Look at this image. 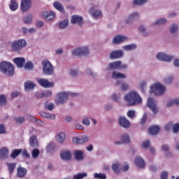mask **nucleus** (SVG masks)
I'll use <instances>...</instances> for the list:
<instances>
[{
	"label": "nucleus",
	"mask_w": 179,
	"mask_h": 179,
	"mask_svg": "<svg viewBox=\"0 0 179 179\" xmlns=\"http://www.w3.org/2000/svg\"><path fill=\"white\" fill-rule=\"evenodd\" d=\"M125 101L127 102V106H136L142 103V98L136 92H130L124 96Z\"/></svg>",
	"instance_id": "obj_1"
},
{
	"label": "nucleus",
	"mask_w": 179,
	"mask_h": 179,
	"mask_svg": "<svg viewBox=\"0 0 179 179\" xmlns=\"http://www.w3.org/2000/svg\"><path fill=\"white\" fill-rule=\"evenodd\" d=\"M0 71L8 76H12L15 73V67L8 62H1L0 63Z\"/></svg>",
	"instance_id": "obj_2"
},
{
	"label": "nucleus",
	"mask_w": 179,
	"mask_h": 179,
	"mask_svg": "<svg viewBox=\"0 0 179 179\" xmlns=\"http://www.w3.org/2000/svg\"><path fill=\"white\" fill-rule=\"evenodd\" d=\"M166 92V87L160 83H157L150 86V93H154L155 96H162Z\"/></svg>",
	"instance_id": "obj_3"
},
{
	"label": "nucleus",
	"mask_w": 179,
	"mask_h": 179,
	"mask_svg": "<svg viewBox=\"0 0 179 179\" xmlns=\"http://www.w3.org/2000/svg\"><path fill=\"white\" fill-rule=\"evenodd\" d=\"M69 96H71V97H75L78 96L77 93L70 92L69 94L66 92H59L57 94V104H64L66 100H68Z\"/></svg>",
	"instance_id": "obj_4"
},
{
	"label": "nucleus",
	"mask_w": 179,
	"mask_h": 179,
	"mask_svg": "<svg viewBox=\"0 0 179 179\" xmlns=\"http://www.w3.org/2000/svg\"><path fill=\"white\" fill-rule=\"evenodd\" d=\"M128 66L126 64H122V61H116L110 62L108 64V71H111V69H127Z\"/></svg>",
	"instance_id": "obj_5"
},
{
	"label": "nucleus",
	"mask_w": 179,
	"mask_h": 179,
	"mask_svg": "<svg viewBox=\"0 0 179 179\" xmlns=\"http://www.w3.org/2000/svg\"><path fill=\"white\" fill-rule=\"evenodd\" d=\"M43 72L45 75H52L54 73V66L51 62L47 60H43L42 62Z\"/></svg>",
	"instance_id": "obj_6"
},
{
	"label": "nucleus",
	"mask_w": 179,
	"mask_h": 179,
	"mask_svg": "<svg viewBox=\"0 0 179 179\" xmlns=\"http://www.w3.org/2000/svg\"><path fill=\"white\" fill-rule=\"evenodd\" d=\"M27 43L24 39H19L14 41L11 45L13 51H20L23 47H26Z\"/></svg>",
	"instance_id": "obj_7"
},
{
	"label": "nucleus",
	"mask_w": 179,
	"mask_h": 179,
	"mask_svg": "<svg viewBox=\"0 0 179 179\" xmlns=\"http://www.w3.org/2000/svg\"><path fill=\"white\" fill-rule=\"evenodd\" d=\"M74 57H80L82 55H89V49L87 47L77 48L73 50L72 52Z\"/></svg>",
	"instance_id": "obj_8"
},
{
	"label": "nucleus",
	"mask_w": 179,
	"mask_h": 179,
	"mask_svg": "<svg viewBox=\"0 0 179 179\" xmlns=\"http://www.w3.org/2000/svg\"><path fill=\"white\" fill-rule=\"evenodd\" d=\"M147 106L149 107L151 111H152L153 114H157V113H159V108H157V102L153 100V98H148Z\"/></svg>",
	"instance_id": "obj_9"
},
{
	"label": "nucleus",
	"mask_w": 179,
	"mask_h": 179,
	"mask_svg": "<svg viewBox=\"0 0 179 179\" xmlns=\"http://www.w3.org/2000/svg\"><path fill=\"white\" fill-rule=\"evenodd\" d=\"M157 59H159V61H165L166 62H170V61H173L174 57L167 55L166 54L163 52H159L157 55Z\"/></svg>",
	"instance_id": "obj_10"
},
{
	"label": "nucleus",
	"mask_w": 179,
	"mask_h": 179,
	"mask_svg": "<svg viewBox=\"0 0 179 179\" xmlns=\"http://www.w3.org/2000/svg\"><path fill=\"white\" fill-rule=\"evenodd\" d=\"M60 157L62 160L68 162L72 159V152L69 150H63L60 152Z\"/></svg>",
	"instance_id": "obj_11"
},
{
	"label": "nucleus",
	"mask_w": 179,
	"mask_h": 179,
	"mask_svg": "<svg viewBox=\"0 0 179 179\" xmlns=\"http://www.w3.org/2000/svg\"><path fill=\"white\" fill-rule=\"evenodd\" d=\"M37 82L42 87H52L54 86V83L49 82L45 78H38Z\"/></svg>",
	"instance_id": "obj_12"
},
{
	"label": "nucleus",
	"mask_w": 179,
	"mask_h": 179,
	"mask_svg": "<svg viewBox=\"0 0 179 179\" xmlns=\"http://www.w3.org/2000/svg\"><path fill=\"white\" fill-rule=\"evenodd\" d=\"M71 22L73 24H76V23H78V26L82 27L83 25V17L82 16L74 15L71 17Z\"/></svg>",
	"instance_id": "obj_13"
},
{
	"label": "nucleus",
	"mask_w": 179,
	"mask_h": 179,
	"mask_svg": "<svg viewBox=\"0 0 179 179\" xmlns=\"http://www.w3.org/2000/svg\"><path fill=\"white\" fill-rule=\"evenodd\" d=\"M31 6V1L30 0H22L21 2V10L22 12H27Z\"/></svg>",
	"instance_id": "obj_14"
},
{
	"label": "nucleus",
	"mask_w": 179,
	"mask_h": 179,
	"mask_svg": "<svg viewBox=\"0 0 179 179\" xmlns=\"http://www.w3.org/2000/svg\"><path fill=\"white\" fill-rule=\"evenodd\" d=\"M118 122L120 127H122L123 128H129V127H131V123L125 118V117L120 116L118 119Z\"/></svg>",
	"instance_id": "obj_15"
},
{
	"label": "nucleus",
	"mask_w": 179,
	"mask_h": 179,
	"mask_svg": "<svg viewBox=\"0 0 179 179\" xmlns=\"http://www.w3.org/2000/svg\"><path fill=\"white\" fill-rule=\"evenodd\" d=\"M42 16L45 17V20L50 22L52 20L54 17H55V13H54L53 11H43Z\"/></svg>",
	"instance_id": "obj_16"
},
{
	"label": "nucleus",
	"mask_w": 179,
	"mask_h": 179,
	"mask_svg": "<svg viewBox=\"0 0 179 179\" xmlns=\"http://www.w3.org/2000/svg\"><path fill=\"white\" fill-rule=\"evenodd\" d=\"M89 141V137L87 136H85L82 137L81 138H79L78 137L73 138V143L75 145H82V143H86Z\"/></svg>",
	"instance_id": "obj_17"
},
{
	"label": "nucleus",
	"mask_w": 179,
	"mask_h": 179,
	"mask_svg": "<svg viewBox=\"0 0 179 179\" xmlns=\"http://www.w3.org/2000/svg\"><path fill=\"white\" fill-rule=\"evenodd\" d=\"M124 55V52L121 50H117L111 52L110 55V59H117V58H121Z\"/></svg>",
	"instance_id": "obj_18"
},
{
	"label": "nucleus",
	"mask_w": 179,
	"mask_h": 179,
	"mask_svg": "<svg viewBox=\"0 0 179 179\" xmlns=\"http://www.w3.org/2000/svg\"><path fill=\"white\" fill-rule=\"evenodd\" d=\"M13 62H15L18 68H23L26 59L24 57H15L13 59Z\"/></svg>",
	"instance_id": "obj_19"
},
{
	"label": "nucleus",
	"mask_w": 179,
	"mask_h": 179,
	"mask_svg": "<svg viewBox=\"0 0 179 179\" xmlns=\"http://www.w3.org/2000/svg\"><path fill=\"white\" fill-rule=\"evenodd\" d=\"M125 40H128V38L125 36H121V35L116 36L113 38V44H120V43H124Z\"/></svg>",
	"instance_id": "obj_20"
},
{
	"label": "nucleus",
	"mask_w": 179,
	"mask_h": 179,
	"mask_svg": "<svg viewBox=\"0 0 179 179\" xmlns=\"http://www.w3.org/2000/svg\"><path fill=\"white\" fill-rule=\"evenodd\" d=\"M134 163L137 167L140 169H145V161L141 157H136L134 159Z\"/></svg>",
	"instance_id": "obj_21"
},
{
	"label": "nucleus",
	"mask_w": 179,
	"mask_h": 179,
	"mask_svg": "<svg viewBox=\"0 0 179 179\" xmlns=\"http://www.w3.org/2000/svg\"><path fill=\"white\" fill-rule=\"evenodd\" d=\"M27 173V169L26 168L20 167L17 171V177L18 178H23V177H26V174Z\"/></svg>",
	"instance_id": "obj_22"
},
{
	"label": "nucleus",
	"mask_w": 179,
	"mask_h": 179,
	"mask_svg": "<svg viewBox=\"0 0 179 179\" xmlns=\"http://www.w3.org/2000/svg\"><path fill=\"white\" fill-rule=\"evenodd\" d=\"M9 155V150L6 147H3L0 150V159H6Z\"/></svg>",
	"instance_id": "obj_23"
},
{
	"label": "nucleus",
	"mask_w": 179,
	"mask_h": 179,
	"mask_svg": "<svg viewBox=\"0 0 179 179\" xmlns=\"http://www.w3.org/2000/svg\"><path fill=\"white\" fill-rule=\"evenodd\" d=\"M122 142L115 141V145H121V143H129L131 139L129 138V136L128 134H124L121 137Z\"/></svg>",
	"instance_id": "obj_24"
},
{
	"label": "nucleus",
	"mask_w": 179,
	"mask_h": 179,
	"mask_svg": "<svg viewBox=\"0 0 179 179\" xmlns=\"http://www.w3.org/2000/svg\"><path fill=\"white\" fill-rule=\"evenodd\" d=\"M53 6L55 9H57V10H59L62 13H65V9L64 8V6L62 3H59V1H55L53 3Z\"/></svg>",
	"instance_id": "obj_25"
},
{
	"label": "nucleus",
	"mask_w": 179,
	"mask_h": 179,
	"mask_svg": "<svg viewBox=\"0 0 179 179\" xmlns=\"http://www.w3.org/2000/svg\"><path fill=\"white\" fill-rule=\"evenodd\" d=\"M39 114L41 117H43V118H47L48 120H55V115H52L44 111H41Z\"/></svg>",
	"instance_id": "obj_26"
},
{
	"label": "nucleus",
	"mask_w": 179,
	"mask_h": 179,
	"mask_svg": "<svg viewBox=\"0 0 179 179\" xmlns=\"http://www.w3.org/2000/svg\"><path fill=\"white\" fill-rule=\"evenodd\" d=\"M113 79H125L127 76L122 73H119L117 71H113L112 74Z\"/></svg>",
	"instance_id": "obj_27"
},
{
	"label": "nucleus",
	"mask_w": 179,
	"mask_h": 179,
	"mask_svg": "<svg viewBox=\"0 0 179 179\" xmlns=\"http://www.w3.org/2000/svg\"><path fill=\"white\" fill-rule=\"evenodd\" d=\"M65 139H66V136L64 132H60L56 136V140L59 143H63Z\"/></svg>",
	"instance_id": "obj_28"
},
{
	"label": "nucleus",
	"mask_w": 179,
	"mask_h": 179,
	"mask_svg": "<svg viewBox=\"0 0 179 179\" xmlns=\"http://www.w3.org/2000/svg\"><path fill=\"white\" fill-rule=\"evenodd\" d=\"M36 87V83H31L29 80L24 83V90H33Z\"/></svg>",
	"instance_id": "obj_29"
},
{
	"label": "nucleus",
	"mask_w": 179,
	"mask_h": 179,
	"mask_svg": "<svg viewBox=\"0 0 179 179\" xmlns=\"http://www.w3.org/2000/svg\"><path fill=\"white\" fill-rule=\"evenodd\" d=\"M160 131V127L159 126H152L150 127L148 132L150 134V135H156L159 134V131Z\"/></svg>",
	"instance_id": "obj_30"
},
{
	"label": "nucleus",
	"mask_w": 179,
	"mask_h": 179,
	"mask_svg": "<svg viewBox=\"0 0 179 179\" xmlns=\"http://www.w3.org/2000/svg\"><path fill=\"white\" fill-rule=\"evenodd\" d=\"M9 8L10 10L15 11L19 8V4L16 0H10V3L9 4Z\"/></svg>",
	"instance_id": "obj_31"
},
{
	"label": "nucleus",
	"mask_w": 179,
	"mask_h": 179,
	"mask_svg": "<svg viewBox=\"0 0 179 179\" xmlns=\"http://www.w3.org/2000/svg\"><path fill=\"white\" fill-rule=\"evenodd\" d=\"M29 145L31 146V148H36V146L38 145L37 137L36 136H32L29 138Z\"/></svg>",
	"instance_id": "obj_32"
},
{
	"label": "nucleus",
	"mask_w": 179,
	"mask_h": 179,
	"mask_svg": "<svg viewBox=\"0 0 179 179\" xmlns=\"http://www.w3.org/2000/svg\"><path fill=\"white\" fill-rule=\"evenodd\" d=\"M136 17H139V13H134L129 16L128 19L126 20V22L131 23V22H134Z\"/></svg>",
	"instance_id": "obj_33"
},
{
	"label": "nucleus",
	"mask_w": 179,
	"mask_h": 179,
	"mask_svg": "<svg viewBox=\"0 0 179 179\" xmlns=\"http://www.w3.org/2000/svg\"><path fill=\"white\" fill-rule=\"evenodd\" d=\"M76 160H83V152L80 150H76L74 152Z\"/></svg>",
	"instance_id": "obj_34"
},
{
	"label": "nucleus",
	"mask_w": 179,
	"mask_h": 179,
	"mask_svg": "<svg viewBox=\"0 0 179 179\" xmlns=\"http://www.w3.org/2000/svg\"><path fill=\"white\" fill-rule=\"evenodd\" d=\"M90 13H92L93 17L97 18V17H101L102 16L101 11L99 10H96L93 11V8H90Z\"/></svg>",
	"instance_id": "obj_35"
},
{
	"label": "nucleus",
	"mask_w": 179,
	"mask_h": 179,
	"mask_svg": "<svg viewBox=\"0 0 179 179\" xmlns=\"http://www.w3.org/2000/svg\"><path fill=\"white\" fill-rule=\"evenodd\" d=\"M22 152H23V150L22 149L13 150L10 155V157H12L13 159H16V157H17V156H19Z\"/></svg>",
	"instance_id": "obj_36"
},
{
	"label": "nucleus",
	"mask_w": 179,
	"mask_h": 179,
	"mask_svg": "<svg viewBox=\"0 0 179 179\" xmlns=\"http://www.w3.org/2000/svg\"><path fill=\"white\" fill-rule=\"evenodd\" d=\"M120 167H121L120 164H113L112 165V170L115 173V174H120L121 173V169H120Z\"/></svg>",
	"instance_id": "obj_37"
},
{
	"label": "nucleus",
	"mask_w": 179,
	"mask_h": 179,
	"mask_svg": "<svg viewBox=\"0 0 179 179\" xmlns=\"http://www.w3.org/2000/svg\"><path fill=\"white\" fill-rule=\"evenodd\" d=\"M85 177H87V173H78L77 174L73 175V179H83L85 178Z\"/></svg>",
	"instance_id": "obj_38"
},
{
	"label": "nucleus",
	"mask_w": 179,
	"mask_h": 179,
	"mask_svg": "<svg viewBox=\"0 0 179 179\" xmlns=\"http://www.w3.org/2000/svg\"><path fill=\"white\" fill-rule=\"evenodd\" d=\"M7 166L8 167V170L10 174H13L15 169H16V163H8Z\"/></svg>",
	"instance_id": "obj_39"
},
{
	"label": "nucleus",
	"mask_w": 179,
	"mask_h": 179,
	"mask_svg": "<svg viewBox=\"0 0 179 179\" xmlns=\"http://www.w3.org/2000/svg\"><path fill=\"white\" fill-rule=\"evenodd\" d=\"M53 150H55V144H54L52 142H50L46 147V152L51 153V152H53Z\"/></svg>",
	"instance_id": "obj_40"
},
{
	"label": "nucleus",
	"mask_w": 179,
	"mask_h": 179,
	"mask_svg": "<svg viewBox=\"0 0 179 179\" xmlns=\"http://www.w3.org/2000/svg\"><path fill=\"white\" fill-rule=\"evenodd\" d=\"M135 48H136V45L135 44H130L124 46V50L126 51H131L132 50H135Z\"/></svg>",
	"instance_id": "obj_41"
},
{
	"label": "nucleus",
	"mask_w": 179,
	"mask_h": 179,
	"mask_svg": "<svg viewBox=\"0 0 179 179\" xmlns=\"http://www.w3.org/2000/svg\"><path fill=\"white\" fill-rule=\"evenodd\" d=\"M69 23V21L68 20H64L59 24V26L60 29H65V27H68Z\"/></svg>",
	"instance_id": "obj_42"
},
{
	"label": "nucleus",
	"mask_w": 179,
	"mask_h": 179,
	"mask_svg": "<svg viewBox=\"0 0 179 179\" xmlns=\"http://www.w3.org/2000/svg\"><path fill=\"white\" fill-rule=\"evenodd\" d=\"M94 178H99V179H106L107 178V175L105 173H94Z\"/></svg>",
	"instance_id": "obj_43"
},
{
	"label": "nucleus",
	"mask_w": 179,
	"mask_h": 179,
	"mask_svg": "<svg viewBox=\"0 0 179 179\" xmlns=\"http://www.w3.org/2000/svg\"><path fill=\"white\" fill-rule=\"evenodd\" d=\"M33 68H34V65L31 62H28L24 65V69L31 71L33 70Z\"/></svg>",
	"instance_id": "obj_44"
},
{
	"label": "nucleus",
	"mask_w": 179,
	"mask_h": 179,
	"mask_svg": "<svg viewBox=\"0 0 179 179\" xmlns=\"http://www.w3.org/2000/svg\"><path fill=\"white\" fill-rule=\"evenodd\" d=\"M173 104H176V106H179V99H176L175 100H171L167 103V107H171Z\"/></svg>",
	"instance_id": "obj_45"
},
{
	"label": "nucleus",
	"mask_w": 179,
	"mask_h": 179,
	"mask_svg": "<svg viewBox=\"0 0 179 179\" xmlns=\"http://www.w3.org/2000/svg\"><path fill=\"white\" fill-rule=\"evenodd\" d=\"M6 104V97L3 94L0 95V107Z\"/></svg>",
	"instance_id": "obj_46"
},
{
	"label": "nucleus",
	"mask_w": 179,
	"mask_h": 179,
	"mask_svg": "<svg viewBox=\"0 0 179 179\" xmlns=\"http://www.w3.org/2000/svg\"><path fill=\"white\" fill-rule=\"evenodd\" d=\"M40 155V150L38 149H34L31 152V156L34 159H37L38 156Z\"/></svg>",
	"instance_id": "obj_47"
},
{
	"label": "nucleus",
	"mask_w": 179,
	"mask_h": 179,
	"mask_svg": "<svg viewBox=\"0 0 179 179\" xmlns=\"http://www.w3.org/2000/svg\"><path fill=\"white\" fill-rule=\"evenodd\" d=\"M169 30L171 33H177L178 31V25L176 24H172Z\"/></svg>",
	"instance_id": "obj_48"
},
{
	"label": "nucleus",
	"mask_w": 179,
	"mask_h": 179,
	"mask_svg": "<svg viewBox=\"0 0 179 179\" xmlns=\"http://www.w3.org/2000/svg\"><path fill=\"white\" fill-rule=\"evenodd\" d=\"M33 20V17L31 15H27L24 17V23L26 24H30Z\"/></svg>",
	"instance_id": "obj_49"
},
{
	"label": "nucleus",
	"mask_w": 179,
	"mask_h": 179,
	"mask_svg": "<svg viewBox=\"0 0 179 179\" xmlns=\"http://www.w3.org/2000/svg\"><path fill=\"white\" fill-rule=\"evenodd\" d=\"M30 117H31V120H32L33 121H36V124H38V125H41V127L44 125V122L41 121V120H38L34 116H30Z\"/></svg>",
	"instance_id": "obj_50"
},
{
	"label": "nucleus",
	"mask_w": 179,
	"mask_h": 179,
	"mask_svg": "<svg viewBox=\"0 0 179 179\" xmlns=\"http://www.w3.org/2000/svg\"><path fill=\"white\" fill-rule=\"evenodd\" d=\"M173 80H174L173 76H169L164 80V83H166V85H170V83H171Z\"/></svg>",
	"instance_id": "obj_51"
},
{
	"label": "nucleus",
	"mask_w": 179,
	"mask_h": 179,
	"mask_svg": "<svg viewBox=\"0 0 179 179\" xmlns=\"http://www.w3.org/2000/svg\"><path fill=\"white\" fill-rule=\"evenodd\" d=\"M15 120L16 122V124H23V122L24 121V117H15Z\"/></svg>",
	"instance_id": "obj_52"
},
{
	"label": "nucleus",
	"mask_w": 179,
	"mask_h": 179,
	"mask_svg": "<svg viewBox=\"0 0 179 179\" xmlns=\"http://www.w3.org/2000/svg\"><path fill=\"white\" fill-rule=\"evenodd\" d=\"M145 2H148V0H134L133 3L134 5H143Z\"/></svg>",
	"instance_id": "obj_53"
},
{
	"label": "nucleus",
	"mask_w": 179,
	"mask_h": 179,
	"mask_svg": "<svg viewBox=\"0 0 179 179\" xmlns=\"http://www.w3.org/2000/svg\"><path fill=\"white\" fill-rule=\"evenodd\" d=\"M147 120H148V114L144 113V115H143V117L140 121V124L141 125H143V124H145V122H146Z\"/></svg>",
	"instance_id": "obj_54"
},
{
	"label": "nucleus",
	"mask_w": 179,
	"mask_h": 179,
	"mask_svg": "<svg viewBox=\"0 0 179 179\" xmlns=\"http://www.w3.org/2000/svg\"><path fill=\"white\" fill-rule=\"evenodd\" d=\"M166 22L167 20H166L165 18H161L155 22V24H164V23H166Z\"/></svg>",
	"instance_id": "obj_55"
},
{
	"label": "nucleus",
	"mask_w": 179,
	"mask_h": 179,
	"mask_svg": "<svg viewBox=\"0 0 179 179\" xmlns=\"http://www.w3.org/2000/svg\"><path fill=\"white\" fill-rule=\"evenodd\" d=\"M150 146V141L147 140L146 141L143 142L142 147L144 148V149H148Z\"/></svg>",
	"instance_id": "obj_56"
},
{
	"label": "nucleus",
	"mask_w": 179,
	"mask_h": 179,
	"mask_svg": "<svg viewBox=\"0 0 179 179\" xmlns=\"http://www.w3.org/2000/svg\"><path fill=\"white\" fill-rule=\"evenodd\" d=\"M171 128H173V122H168L164 127L165 131H170Z\"/></svg>",
	"instance_id": "obj_57"
},
{
	"label": "nucleus",
	"mask_w": 179,
	"mask_h": 179,
	"mask_svg": "<svg viewBox=\"0 0 179 179\" xmlns=\"http://www.w3.org/2000/svg\"><path fill=\"white\" fill-rule=\"evenodd\" d=\"M179 131V123H176L174 125L173 124V131L174 134H177Z\"/></svg>",
	"instance_id": "obj_58"
},
{
	"label": "nucleus",
	"mask_w": 179,
	"mask_h": 179,
	"mask_svg": "<svg viewBox=\"0 0 179 179\" xmlns=\"http://www.w3.org/2000/svg\"><path fill=\"white\" fill-rule=\"evenodd\" d=\"M127 117L129 118H134L135 117V110H129L127 112Z\"/></svg>",
	"instance_id": "obj_59"
},
{
	"label": "nucleus",
	"mask_w": 179,
	"mask_h": 179,
	"mask_svg": "<svg viewBox=\"0 0 179 179\" xmlns=\"http://www.w3.org/2000/svg\"><path fill=\"white\" fill-rule=\"evenodd\" d=\"M169 178V173L163 171L161 174V179H167Z\"/></svg>",
	"instance_id": "obj_60"
},
{
	"label": "nucleus",
	"mask_w": 179,
	"mask_h": 179,
	"mask_svg": "<svg viewBox=\"0 0 179 179\" xmlns=\"http://www.w3.org/2000/svg\"><path fill=\"white\" fill-rule=\"evenodd\" d=\"M23 157H26L27 159H29L30 157V154L27 152V150H24L22 153Z\"/></svg>",
	"instance_id": "obj_61"
},
{
	"label": "nucleus",
	"mask_w": 179,
	"mask_h": 179,
	"mask_svg": "<svg viewBox=\"0 0 179 179\" xmlns=\"http://www.w3.org/2000/svg\"><path fill=\"white\" fill-rule=\"evenodd\" d=\"M52 96V92L51 91H45L43 92V97H50Z\"/></svg>",
	"instance_id": "obj_62"
},
{
	"label": "nucleus",
	"mask_w": 179,
	"mask_h": 179,
	"mask_svg": "<svg viewBox=\"0 0 179 179\" xmlns=\"http://www.w3.org/2000/svg\"><path fill=\"white\" fill-rule=\"evenodd\" d=\"M45 108H48L49 111H52V109L55 107V106H54V103H50L48 106L45 105Z\"/></svg>",
	"instance_id": "obj_63"
},
{
	"label": "nucleus",
	"mask_w": 179,
	"mask_h": 179,
	"mask_svg": "<svg viewBox=\"0 0 179 179\" xmlns=\"http://www.w3.org/2000/svg\"><path fill=\"white\" fill-rule=\"evenodd\" d=\"M129 89V85L126 83H123L121 86V90H128Z\"/></svg>",
	"instance_id": "obj_64"
}]
</instances>
